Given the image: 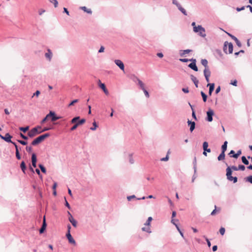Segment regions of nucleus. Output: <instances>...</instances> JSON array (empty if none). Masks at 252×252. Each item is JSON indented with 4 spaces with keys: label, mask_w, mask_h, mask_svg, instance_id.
Listing matches in <instances>:
<instances>
[{
    "label": "nucleus",
    "mask_w": 252,
    "mask_h": 252,
    "mask_svg": "<svg viewBox=\"0 0 252 252\" xmlns=\"http://www.w3.org/2000/svg\"><path fill=\"white\" fill-rule=\"evenodd\" d=\"M80 119V117H76L73 118L71 120V123L72 124H75L74 125L70 128L71 131L74 130L77 128V127L85 123L86 120L85 119H82L81 120Z\"/></svg>",
    "instance_id": "f257e3e1"
},
{
    "label": "nucleus",
    "mask_w": 252,
    "mask_h": 252,
    "mask_svg": "<svg viewBox=\"0 0 252 252\" xmlns=\"http://www.w3.org/2000/svg\"><path fill=\"white\" fill-rule=\"evenodd\" d=\"M193 32L202 37H205L206 36L205 29L201 25H198L197 27H194Z\"/></svg>",
    "instance_id": "f03ea898"
},
{
    "label": "nucleus",
    "mask_w": 252,
    "mask_h": 252,
    "mask_svg": "<svg viewBox=\"0 0 252 252\" xmlns=\"http://www.w3.org/2000/svg\"><path fill=\"white\" fill-rule=\"evenodd\" d=\"M50 134L49 133H45L42 135L39 136V137L35 138L34 140L32 142V144L33 146L36 145L39 143H41L43 141L45 138L49 137Z\"/></svg>",
    "instance_id": "7ed1b4c3"
},
{
    "label": "nucleus",
    "mask_w": 252,
    "mask_h": 252,
    "mask_svg": "<svg viewBox=\"0 0 252 252\" xmlns=\"http://www.w3.org/2000/svg\"><path fill=\"white\" fill-rule=\"evenodd\" d=\"M233 44L232 43H228V42H225L224 43L223 51L227 54H231L233 52Z\"/></svg>",
    "instance_id": "20e7f679"
},
{
    "label": "nucleus",
    "mask_w": 252,
    "mask_h": 252,
    "mask_svg": "<svg viewBox=\"0 0 252 252\" xmlns=\"http://www.w3.org/2000/svg\"><path fill=\"white\" fill-rule=\"evenodd\" d=\"M232 170L230 167H228L226 168V177L228 180L230 181H233L234 183H235L237 182V178L236 177H232Z\"/></svg>",
    "instance_id": "39448f33"
},
{
    "label": "nucleus",
    "mask_w": 252,
    "mask_h": 252,
    "mask_svg": "<svg viewBox=\"0 0 252 252\" xmlns=\"http://www.w3.org/2000/svg\"><path fill=\"white\" fill-rule=\"evenodd\" d=\"M41 127L38 126L37 127H34L30 130L28 133V135L30 137H33L36 135L40 134L41 133V131L38 130V129H40Z\"/></svg>",
    "instance_id": "423d86ee"
},
{
    "label": "nucleus",
    "mask_w": 252,
    "mask_h": 252,
    "mask_svg": "<svg viewBox=\"0 0 252 252\" xmlns=\"http://www.w3.org/2000/svg\"><path fill=\"white\" fill-rule=\"evenodd\" d=\"M172 4L176 5L178 9L184 15H187L186 10L182 6L178 0H172Z\"/></svg>",
    "instance_id": "0eeeda50"
},
{
    "label": "nucleus",
    "mask_w": 252,
    "mask_h": 252,
    "mask_svg": "<svg viewBox=\"0 0 252 252\" xmlns=\"http://www.w3.org/2000/svg\"><path fill=\"white\" fill-rule=\"evenodd\" d=\"M125 156L130 164H133L135 163V159L133 158L134 153L132 152L125 153Z\"/></svg>",
    "instance_id": "6e6552de"
},
{
    "label": "nucleus",
    "mask_w": 252,
    "mask_h": 252,
    "mask_svg": "<svg viewBox=\"0 0 252 252\" xmlns=\"http://www.w3.org/2000/svg\"><path fill=\"white\" fill-rule=\"evenodd\" d=\"M207 117L206 120L209 122L213 121V116L214 115V111L213 109L209 108L206 113Z\"/></svg>",
    "instance_id": "1a4fd4ad"
},
{
    "label": "nucleus",
    "mask_w": 252,
    "mask_h": 252,
    "mask_svg": "<svg viewBox=\"0 0 252 252\" xmlns=\"http://www.w3.org/2000/svg\"><path fill=\"white\" fill-rule=\"evenodd\" d=\"M133 81L134 82H137L138 85H139L140 88L142 90L145 89V85L144 83L141 80H140L137 77L134 76V79L133 80Z\"/></svg>",
    "instance_id": "9d476101"
},
{
    "label": "nucleus",
    "mask_w": 252,
    "mask_h": 252,
    "mask_svg": "<svg viewBox=\"0 0 252 252\" xmlns=\"http://www.w3.org/2000/svg\"><path fill=\"white\" fill-rule=\"evenodd\" d=\"M0 137L7 142H10L11 143L13 142L11 140L12 136L8 133H6L5 136H2L0 134Z\"/></svg>",
    "instance_id": "9b49d317"
},
{
    "label": "nucleus",
    "mask_w": 252,
    "mask_h": 252,
    "mask_svg": "<svg viewBox=\"0 0 252 252\" xmlns=\"http://www.w3.org/2000/svg\"><path fill=\"white\" fill-rule=\"evenodd\" d=\"M45 57L49 62L51 61L53 57V53L50 49L47 50L46 52L45 53Z\"/></svg>",
    "instance_id": "f8f14e48"
},
{
    "label": "nucleus",
    "mask_w": 252,
    "mask_h": 252,
    "mask_svg": "<svg viewBox=\"0 0 252 252\" xmlns=\"http://www.w3.org/2000/svg\"><path fill=\"white\" fill-rule=\"evenodd\" d=\"M114 63L122 71H124L125 66L122 61L120 60H115Z\"/></svg>",
    "instance_id": "ddd939ff"
},
{
    "label": "nucleus",
    "mask_w": 252,
    "mask_h": 252,
    "mask_svg": "<svg viewBox=\"0 0 252 252\" xmlns=\"http://www.w3.org/2000/svg\"><path fill=\"white\" fill-rule=\"evenodd\" d=\"M190 61H192V62L189 64V67L193 69V70L197 71L198 70V68L197 66L196 65V60L195 59H191Z\"/></svg>",
    "instance_id": "4468645a"
},
{
    "label": "nucleus",
    "mask_w": 252,
    "mask_h": 252,
    "mask_svg": "<svg viewBox=\"0 0 252 252\" xmlns=\"http://www.w3.org/2000/svg\"><path fill=\"white\" fill-rule=\"evenodd\" d=\"M66 238H67L69 243L72 244L74 245H76V242L75 240L72 237L70 233H67L66 234Z\"/></svg>",
    "instance_id": "2eb2a0df"
},
{
    "label": "nucleus",
    "mask_w": 252,
    "mask_h": 252,
    "mask_svg": "<svg viewBox=\"0 0 252 252\" xmlns=\"http://www.w3.org/2000/svg\"><path fill=\"white\" fill-rule=\"evenodd\" d=\"M49 117H51L52 121H55L59 119H60V117H58L55 115V113L54 112L50 111L48 114Z\"/></svg>",
    "instance_id": "dca6fc26"
},
{
    "label": "nucleus",
    "mask_w": 252,
    "mask_h": 252,
    "mask_svg": "<svg viewBox=\"0 0 252 252\" xmlns=\"http://www.w3.org/2000/svg\"><path fill=\"white\" fill-rule=\"evenodd\" d=\"M68 220L70 222V223L72 224V225L74 227H76L77 226V221L74 219L73 216L72 215H70V217L68 218Z\"/></svg>",
    "instance_id": "f3484780"
},
{
    "label": "nucleus",
    "mask_w": 252,
    "mask_h": 252,
    "mask_svg": "<svg viewBox=\"0 0 252 252\" xmlns=\"http://www.w3.org/2000/svg\"><path fill=\"white\" fill-rule=\"evenodd\" d=\"M36 161L37 159L36 155L33 153L32 154V166L34 167H36Z\"/></svg>",
    "instance_id": "a211bd4d"
},
{
    "label": "nucleus",
    "mask_w": 252,
    "mask_h": 252,
    "mask_svg": "<svg viewBox=\"0 0 252 252\" xmlns=\"http://www.w3.org/2000/svg\"><path fill=\"white\" fill-rule=\"evenodd\" d=\"M46 227V220H45V216H44L42 225L39 230V233H42L45 230Z\"/></svg>",
    "instance_id": "6ab92c4d"
},
{
    "label": "nucleus",
    "mask_w": 252,
    "mask_h": 252,
    "mask_svg": "<svg viewBox=\"0 0 252 252\" xmlns=\"http://www.w3.org/2000/svg\"><path fill=\"white\" fill-rule=\"evenodd\" d=\"M191 52L190 49L181 50L179 51V54L181 57L184 56L186 54H189Z\"/></svg>",
    "instance_id": "aec40b11"
},
{
    "label": "nucleus",
    "mask_w": 252,
    "mask_h": 252,
    "mask_svg": "<svg viewBox=\"0 0 252 252\" xmlns=\"http://www.w3.org/2000/svg\"><path fill=\"white\" fill-rule=\"evenodd\" d=\"M80 9L84 11L85 12H86L87 13L89 14H92V11L91 9L87 8L86 6H81L79 8Z\"/></svg>",
    "instance_id": "412c9836"
},
{
    "label": "nucleus",
    "mask_w": 252,
    "mask_h": 252,
    "mask_svg": "<svg viewBox=\"0 0 252 252\" xmlns=\"http://www.w3.org/2000/svg\"><path fill=\"white\" fill-rule=\"evenodd\" d=\"M142 230L148 233L152 232L150 225H144V226L142 228Z\"/></svg>",
    "instance_id": "4be33fe9"
},
{
    "label": "nucleus",
    "mask_w": 252,
    "mask_h": 252,
    "mask_svg": "<svg viewBox=\"0 0 252 252\" xmlns=\"http://www.w3.org/2000/svg\"><path fill=\"white\" fill-rule=\"evenodd\" d=\"M188 123L189 125H190V131H192L195 128V123L194 122H191L189 120H188Z\"/></svg>",
    "instance_id": "5701e85b"
},
{
    "label": "nucleus",
    "mask_w": 252,
    "mask_h": 252,
    "mask_svg": "<svg viewBox=\"0 0 252 252\" xmlns=\"http://www.w3.org/2000/svg\"><path fill=\"white\" fill-rule=\"evenodd\" d=\"M208 143L207 142H204L203 143V148L204 151H206L208 153L211 152V149L208 148Z\"/></svg>",
    "instance_id": "b1692460"
},
{
    "label": "nucleus",
    "mask_w": 252,
    "mask_h": 252,
    "mask_svg": "<svg viewBox=\"0 0 252 252\" xmlns=\"http://www.w3.org/2000/svg\"><path fill=\"white\" fill-rule=\"evenodd\" d=\"M207 86H209V95H211L212 94V92L214 90L215 84L214 83L208 84Z\"/></svg>",
    "instance_id": "393cba45"
},
{
    "label": "nucleus",
    "mask_w": 252,
    "mask_h": 252,
    "mask_svg": "<svg viewBox=\"0 0 252 252\" xmlns=\"http://www.w3.org/2000/svg\"><path fill=\"white\" fill-rule=\"evenodd\" d=\"M203 72L205 77H210L211 75V72L209 68H205L203 71Z\"/></svg>",
    "instance_id": "a878e982"
},
{
    "label": "nucleus",
    "mask_w": 252,
    "mask_h": 252,
    "mask_svg": "<svg viewBox=\"0 0 252 252\" xmlns=\"http://www.w3.org/2000/svg\"><path fill=\"white\" fill-rule=\"evenodd\" d=\"M191 79L192 81L194 83L195 87L197 88L198 84V80H197V79L193 75H191Z\"/></svg>",
    "instance_id": "bb28decb"
},
{
    "label": "nucleus",
    "mask_w": 252,
    "mask_h": 252,
    "mask_svg": "<svg viewBox=\"0 0 252 252\" xmlns=\"http://www.w3.org/2000/svg\"><path fill=\"white\" fill-rule=\"evenodd\" d=\"M20 167L21 168V170H22L23 172L24 173H25V171L26 170V164L24 161H22L20 164Z\"/></svg>",
    "instance_id": "cd10ccee"
},
{
    "label": "nucleus",
    "mask_w": 252,
    "mask_h": 252,
    "mask_svg": "<svg viewBox=\"0 0 252 252\" xmlns=\"http://www.w3.org/2000/svg\"><path fill=\"white\" fill-rule=\"evenodd\" d=\"M193 170L195 172V173L197 172V161H196V157H194V160L193 161Z\"/></svg>",
    "instance_id": "c85d7f7f"
},
{
    "label": "nucleus",
    "mask_w": 252,
    "mask_h": 252,
    "mask_svg": "<svg viewBox=\"0 0 252 252\" xmlns=\"http://www.w3.org/2000/svg\"><path fill=\"white\" fill-rule=\"evenodd\" d=\"M201 64L205 66V68H208V61L206 59H202L201 61Z\"/></svg>",
    "instance_id": "c756f323"
},
{
    "label": "nucleus",
    "mask_w": 252,
    "mask_h": 252,
    "mask_svg": "<svg viewBox=\"0 0 252 252\" xmlns=\"http://www.w3.org/2000/svg\"><path fill=\"white\" fill-rule=\"evenodd\" d=\"M227 142L225 141L221 146V150L222 152H225L227 149Z\"/></svg>",
    "instance_id": "7c9ffc66"
},
{
    "label": "nucleus",
    "mask_w": 252,
    "mask_h": 252,
    "mask_svg": "<svg viewBox=\"0 0 252 252\" xmlns=\"http://www.w3.org/2000/svg\"><path fill=\"white\" fill-rule=\"evenodd\" d=\"M225 158V152H221V154L218 157L219 160H221L224 159Z\"/></svg>",
    "instance_id": "2f4dec72"
},
{
    "label": "nucleus",
    "mask_w": 252,
    "mask_h": 252,
    "mask_svg": "<svg viewBox=\"0 0 252 252\" xmlns=\"http://www.w3.org/2000/svg\"><path fill=\"white\" fill-rule=\"evenodd\" d=\"M170 154V152L168 151L167 155L165 157L161 158L160 160L162 161H167L169 160V154Z\"/></svg>",
    "instance_id": "473e14b6"
},
{
    "label": "nucleus",
    "mask_w": 252,
    "mask_h": 252,
    "mask_svg": "<svg viewBox=\"0 0 252 252\" xmlns=\"http://www.w3.org/2000/svg\"><path fill=\"white\" fill-rule=\"evenodd\" d=\"M153 219L151 217H149L148 218V220H147L146 222L144 223V225H150L151 224V222L152 220Z\"/></svg>",
    "instance_id": "72a5a7b5"
},
{
    "label": "nucleus",
    "mask_w": 252,
    "mask_h": 252,
    "mask_svg": "<svg viewBox=\"0 0 252 252\" xmlns=\"http://www.w3.org/2000/svg\"><path fill=\"white\" fill-rule=\"evenodd\" d=\"M93 126L90 128V129L94 131L96 130V128L98 127V126L95 121L93 122Z\"/></svg>",
    "instance_id": "f704fd0d"
},
{
    "label": "nucleus",
    "mask_w": 252,
    "mask_h": 252,
    "mask_svg": "<svg viewBox=\"0 0 252 252\" xmlns=\"http://www.w3.org/2000/svg\"><path fill=\"white\" fill-rule=\"evenodd\" d=\"M48 1L53 3L55 7H57L58 6V2L57 0H48Z\"/></svg>",
    "instance_id": "c9c22d12"
},
{
    "label": "nucleus",
    "mask_w": 252,
    "mask_h": 252,
    "mask_svg": "<svg viewBox=\"0 0 252 252\" xmlns=\"http://www.w3.org/2000/svg\"><path fill=\"white\" fill-rule=\"evenodd\" d=\"M242 161L246 165H248L249 163V161L247 160V159L245 156H243L242 157Z\"/></svg>",
    "instance_id": "e433bc0d"
},
{
    "label": "nucleus",
    "mask_w": 252,
    "mask_h": 252,
    "mask_svg": "<svg viewBox=\"0 0 252 252\" xmlns=\"http://www.w3.org/2000/svg\"><path fill=\"white\" fill-rule=\"evenodd\" d=\"M201 96H202L203 101L206 102L207 100V95L203 92H201Z\"/></svg>",
    "instance_id": "4c0bfd02"
},
{
    "label": "nucleus",
    "mask_w": 252,
    "mask_h": 252,
    "mask_svg": "<svg viewBox=\"0 0 252 252\" xmlns=\"http://www.w3.org/2000/svg\"><path fill=\"white\" fill-rule=\"evenodd\" d=\"M241 154V150H239L237 151V153L234 154V155H232L231 157L233 158H238V157Z\"/></svg>",
    "instance_id": "58836bf2"
},
{
    "label": "nucleus",
    "mask_w": 252,
    "mask_h": 252,
    "mask_svg": "<svg viewBox=\"0 0 252 252\" xmlns=\"http://www.w3.org/2000/svg\"><path fill=\"white\" fill-rule=\"evenodd\" d=\"M39 167L40 168V169H41V171L44 173H45L46 172V169L44 167L43 165H42V164H39Z\"/></svg>",
    "instance_id": "ea45409f"
},
{
    "label": "nucleus",
    "mask_w": 252,
    "mask_h": 252,
    "mask_svg": "<svg viewBox=\"0 0 252 252\" xmlns=\"http://www.w3.org/2000/svg\"><path fill=\"white\" fill-rule=\"evenodd\" d=\"M29 126H26V127H21L19 128V129L20 130L23 131L24 132H26L29 129Z\"/></svg>",
    "instance_id": "a19ab883"
},
{
    "label": "nucleus",
    "mask_w": 252,
    "mask_h": 252,
    "mask_svg": "<svg viewBox=\"0 0 252 252\" xmlns=\"http://www.w3.org/2000/svg\"><path fill=\"white\" fill-rule=\"evenodd\" d=\"M45 12V10L43 8H40L38 9V13L39 15H42Z\"/></svg>",
    "instance_id": "79ce46f5"
},
{
    "label": "nucleus",
    "mask_w": 252,
    "mask_h": 252,
    "mask_svg": "<svg viewBox=\"0 0 252 252\" xmlns=\"http://www.w3.org/2000/svg\"><path fill=\"white\" fill-rule=\"evenodd\" d=\"M225 228L224 227H221L220 229V233L221 235H223L225 233Z\"/></svg>",
    "instance_id": "37998d69"
},
{
    "label": "nucleus",
    "mask_w": 252,
    "mask_h": 252,
    "mask_svg": "<svg viewBox=\"0 0 252 252\" xmlns=\"http://www.w3.org/2000/svg\"><path fill=\"white\" fill-rule=\"evenodd\" d=\"M142 91H143L145 96L147 98H149L150 96V95H149L148 92L146 90V89Z\"/></svg>",
    "instance_id": "c03bdc74"
},
{
    "label": "nucleus",
    "mask_w": 252,
    "mask_h": 252,
    "mask_svg": "<svg viewBox=\"0 0 252 252\" xmlns=\"http://www.w3.org/2000/svg\"><path fill=\"white\" fill-rule=\"evenodd\" d=\"M104 50H105V48L104 47V46H101L100 47L99 49L98 50V52L99 53H103V52H104Z\"/></svg>",
    "instance_id": "a18cd8bd"
},
{
    "label": "nucleus",
    "mask_w": 252,
    "mask_h": 252,
    "mask_svg": "<svg viewBox=\"0 0 252 252\" xmlns=\"http://www.w3.org/2000/svg\"><path fill=\"white\" fill-rule=\"evenodd\" d=\"M230 84L233 86H237V81L236 80H234V81H231Z\"/></svg>",
    "instance_id": "49530a36"
},
{
    "label": "nucleus",
    "mask_w": 252,
    "mask_h": 252,
    "mask_svg": "<svg viewBox=\"0 0 252 252\" xmlns=\"http://www.w3.org/2000/svg\"><path fill=\"white\" fill-rule=\"evenodd\" d=\"M246 181L252 184V176H248L246 178Z\"/></svg>",
    "instance_id": "de8ad7c7"
},
{
    "label": "nucleus",
    "mask_w": 252,
    "mask_h": 252,
    "mask_svg": "<svg viewBox=\"0 0 252 252\" xmlns=\"http://www.w3.org/2000/svg\"><path fill=\"white\" fill-rule=\"evenodd\" d=\"M238 170H241L244 171L245 169V167L243 165H240L238 167Z\"/></svg>",
    "instance_id": "09e8293b"
},
{
    "label": "nucleus",
    "mask_w": 252,
    "mask_h": 252,
    "mask_svg": "<svg viewBox=\"0 0 252 252\" xmlns=\"http://www.w3.org/2000/svg\"><path fill=\"white\" fill-rule=\"evenodd\" d=\"M179 60L183 63H187L189 61H190V60H189L188 59H180Z\"/></svg>",
    "instance_id": "8fccbe9b"
},
{
    "label": "nucleus",
    "mask_w": 252,
    "mask_h": 252,
    "mask_svg": "<svg viewBox=\"0 0 252 252\" xmlns=\"http://www.w3.org/2000/svg\"><path fill=\"white\" fill-rule=\"evenodd\" d=\"M189 105L190 106V107H191V109H192V117H193L194 119L196 120V115H195V112H194V110H193V108H192V106H191L190 104H189Z\"/></svg>",
    "instance_id": "3c124183"
},
{
    "label": "nucleus",
    "mask_w": 252,
    "mask_h": 252,
    "mask_svg": "<svg viewBox=\"0 0 252 252\" xmlns=\"http://www.w3.org/2000/svg\"><path fill=\"white\" fill-rule=\"evenodd\" d=\"M99 87L103 90L106 88L105 85L104 83H100Z\"/></svg>",
    "instance_id": "603ef678"
},
{
    "label": "nucleus",
    "mask_w": 252,
    "mask_h": 252,
    "mask_svg": "<svg viewBox=\"0 0 252 252\" xmlns=\"http://www.w3.org/2000/svg\"><path fill=\"white\" fill-rule=\"evenodd\" d=\"M136 197L134 195H130V196H128L127 197V199L128 200V201H130L133 198H135Z\"/></svg>",
    "instance_id": "864d4df0"
},
{
    "label": "nucleus",
    "mask_w": 252,
    "mask_h": 252,
    "mask_svg": "<svg viewBox=\"0 0 252 252\" xmlns=\"http://www.w3.org/2000/svg\"><path fill=\"white\" fill-rule=\"evenodd\" d=\"M18 142L23 145H26L27 144V142L21 140H18Z\"/></svg>",
    "instance_id": "5fc2aeb1"
},
{
    "label": "nucleus",
    "mask_w": 252,
    "mask_h": 252,
    "mask_svg": "<svg viewBox=\"0 0 252 252\" xmlns=\"http://www.w3.org/2000/svg\"><path fill=\"white\" fill-rule=\"evenodd\" d=\"M78 101V99H74V100H73L72 101H71V102L69 103V105H68V106H71V105H73L74 103H75L77 102Z\"/></svg>",
    "instance_id": "6e6d98bb"
},
{
    "label": "nucleus",
    "mask_w": 252,
    "mask_h": 252,
    "mask_svg": "<svg viewBox=\"0 0 252 252\" xmlns=\"http://www.w3.org/2000/svg\"><path fill=\"white\" fill-rule=\"evenodd\" d=\"M26 151L29 153L31 152L32 151V147H30V146H27L26 148Z\"/></svg>",
    "instance_id": "4d7b16f0"
},
{
    "label": "nucleus",
    "mask_w": 252,
    "mask_h": 252,
    "mask_svg": "<svg viewBox=\"0 0 252 252\" xmlns=\"http://www.w3.org/2000/svg\"><path fill=\"white\" fill-rule=\"evenodd\" d=\"M197 177V176H196V173H195V172H194V174L192 176V180H191V182L193 183L194 182L195 179Z\"/></svg>",
    "instance_id": "13d9d810"
},
{
    "label": "nucleus",
    "mask_w": 252,
    "mask_h": 252,
    "mask_svg": "<svg viewBox=\"0 0 252 252\" xmlns=\"http://www.w3.org/2000/svg\"><path fill=\"white\" fill-rule=\"evenodd\" d=\"M204 237L205 238V240H206V241L207 242V245H208V247H210L211 245L210 241H209V240L207 238L205 237V236H204Z\"/></svg>",
    "instance_id": "bf43d9fd"
},
{
    "label": "nucleus",
    "mask_w": 252,
    "mask_h": 252,
    "mask_svg": "<svg viewBox=\"0 0 252 252\" xmlns=\"http://www.w3.org/2000/svg\"><path fill=\"white\" fill-rule=\"evenodd\" d=\"M40 92L39 91H36L35 93L33 94V95H32V97H33L34 96H38V95H39L40 94Z\"/></svg>",
    "instance_id": "052dcab7"
},
{
    "label": "nucleus",
    "mask_w": 252,
    "mask_h": 252,
    "mask_svg": "<svg viewBox=\"0 0 252 252\" xmlns=\"http://www.w3.org/2000/svg\"><path fill=\"white\" fill-rule=\"evenodd\" d=\"M49 115L48 114H47L46 115V116L42 120V121H41V123L43 124L44 123V122H45V121L47 120V119L49 118Z\"/></svg>",
    "instance_id": "680f3d73"
},
{
    "label": "nucleus",
    "mask_w": 252,
    "mask_h": 252,
    "mask_svg": "<svg viewBox=\"0 0 252 252\" xmlns=\"http://www.w3.org/2000/svg\"><path fill=\"white\" fill-rule=\"evenodd\" d=\"M12 143L14 145V146L15 147L16 152H19L18 147L17 145H16V144L14 142H13Z\"/></svg>",
    "instance_id": "e2e57ef3"
},
{
    "label": "nucleus",
    "mask_w": 252,
    "mask_h": 252,
    "mask_svg": "<svg viewBox=\"0 0 252 252\" xmlns=\"http://www.w3.org/2000/svg\"><path fill=\"white\" fill-rule=\"evenodd\" d=\"M16 157L17 159H21V156L20 155L19 152H16Z\"/></svg>",
    "instance_id": "0e129e2a"
},
{
    "label": "nucleus",
    "mask_w": 252,
    "mask_h": 252,
    "mask_svg": "<svg viewBox=\"0 0 252 252\" xmlns=\"http://www.w3.org/2000/svg\"><path fill=\"white\" fill-rule=\"evenodd\" d=\"M182 91L184 92L185 93H189V89L188 88H184L182 89Z\"/></svg>",
    "instance_id": "69168bd1"
},
{
    "label": "nucleus",
    "mask_w": 252,
    "mask_h": 252,
    "mask_svg": "<svg viewBox=\"0 0 252 252\" xmlns=\"http://www.w3.org/2000/svg\"><path fill=\"white\" fill-rule=\"evenodd\" d=\"M20 136L21 137L23 138L25 140H27L28 139V137L24 135L23 134H22V133H20Z\"/></svg>",
    "instance_id": "338daca9"
},
{
    "label": "nucleus",
    "mask_w": 252,
    "mask_h": 252,
    "mask_svg": "<svg viewBox=\"0 0 252 252\" xmlns=\"http://www.w3.org/2000/svg\"><path fill=\"white\" fill-rule=\"evenodd\" d=\"M63 12H65L67 15H69V11H68V10L66 8H65V7L63 8Z\"/></svg>",
    "instance_id": "774afa93"
}]
</instances>
